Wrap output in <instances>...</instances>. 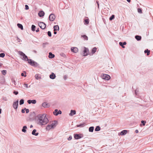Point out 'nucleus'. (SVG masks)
I'll list each match as a JSON object with an SVG mask.
<instances>
[{
	"label": "nucleus",
	"mask_w": 153,
	"mask_h": 153,
	"mask_svg": "<svg viewBox=\"0 0 153 153\" xmlns=\"http://www.w3.org/2000/svg\"><path fill=\"white\" fill-rule=\"evenodd\" d=\"M39 31V28H38L36 30V32H38Z\"/></svg>",
	"instance_id": "obj_56"
},
{
	"label": "nucleus",
	"mask_w": 153,
	"mask_h": 153,
	"mask_svg": "<svg viewBox=\"0 0 153 153\" xmlns=\"http://www.w3.org/2000/svg\"><path fill=\"white\" fill-rule=\"evenodd\" d=\"M85 24H88L89 23V21L88 19H85L84 20Z\"/></svg>",
	"instance_id": "obj_36"
},
{
	"label": "nucleus",
	"mask_w": 153,
	"mask_h": 153,
	"mask_svg": "<svg viewBox=\"0 0 153 153\" xmlns=\"http://www.w3.org/2000/svg\"><path fill=\"white\" fill-rule=\"evenodd\" d=\"M126 42H119V45L120 46H121L123 48H124L125 47L124 46V45H126Z\"/></svg>",
	"instance_id": "obj_22"
},
{
	"label": "nucleus",
	"mask_w": 153,
	"mask_h": 153,
	"mask_svg": "<svg viewBox=\"0 0 153 153\" xmlns=\"http://www.w3.org/2000/svg\"><path fill=\"white\" fill-rule=\"evenodd\" d=\"M81 36L83 37V39L85 40H88V37L85 35H82Z\"/></svg>",
	"instance_id": "obj_32"
},
{
	"label": "nucleus",
	"mask_w": 153,
	"mask_h": 153,
	"mask_svg": "<svg viewBox=\"0 0 153 153\" xmlns=\"http://www.w3.org/2000/svg\"><path fill=\"white\" fill-rule=\"evenodd\" d=\"M56 33H57V32L56 31H54V33L55 34H56Z\"/></svg>",
	"instance_id": "obj_58"
},
{
	"label": "nucleus",
	"mask_w": 153,
	"mask_h": 153,
	"mask_svg": "<svg viewBox=\"0 0 153 153\" xmlns=\"http://www.w3.org/2000/svg\"><path fill=\"white\" fill-rule=\"evenodd\" d=\"M42 107L44 108H48L50 106V105H48L47 103L46 102H44L42 104Z\"/></svg>",
	"instance_id": "obj_14"
},
{
	"label": "nucleus",
	"mask_w": 153,
	"mask_h": 153,
	"mask_svg": "<svg viewBox=\"0 0 153 153\" xmlns=\"http://www.w3.org/2000/svg\"><path fill=\"white\" fill-rule=\"evenodd\" d=\"M150 51L148 49L145 50L144 51V53H147V55L148 56L150 54Z\"/></svg>",
	"instance_id": "obj_30"
},
{
	"label": "nucleus",
	"mask_w": 153,
	"mask_h": 153,
	"mask_svg": "<svg viewBox=\"0 0 153 153\" xmlns=\"http://www.w3.org/2000/svg\"><path fill=\"white\" fill-rule=\"evenodd\" d=\"M135 94H136V90L135 91Z\"/></svg>",
	"instance_id": "obj_64"
},
{
	"label": "nucleus",
	"mask_w": 153,
	"mask_h": 153,
	"mask_svg": "<svg viewBox=\"0 0 153 153\" xmlns=\"http://www.w3.org/2000/svg\"><path fill=\"white\" fill-rule=\"evenodd\" d=\"M36 130L35 129H34L32 131V134L33 135L37 136L39 134V133H36Z\"/></svg>",
	"instance_id": "obj_18"
},
{
	"label": "nucleus",
	"mask_w": 153,
	"mask_h": 153,
	"mask_svg": "<svg viewBox=\"0 0 153 153\" xmlns=\"http://www.w3.org/2000/svg\"><path fill=\"white\" fill-rule=\"evenodd\" d=\"M24 100L23 99H21L19 102V104L22 105L24 103Z\"/></svg>",
	"instance_id": "obj_33"
},
{
	"label": "nucleus",
	"mask_w": 153,
	"mask_h": 153,
	"mask_svg": "<svg viewBox=\"0 0 153 153\" xmlns=\"http://www.w3.org/2000/svg\"><path fill=\"white\" fill-rule=\"evenodd\" d=\"M22 113H25V111L23 110V109H22Z\"/></svg>",
	"instance_id": "obj_55"
},
{
	"label": "nucleus",
	"mask_w": 153,
	"mask_h": 153,
	"mask_svg": "<svg viewBox=\"0 0 153 153\" xmlns=\"http://www.w3.org/2000/svg\"><path fill=\"white\" fill-rule=\"evenodd\" d=\"M18 100H17L16 102H14L13 104V106L15 109H16L18 108Z\"/></svg>",
	"instance_id": "obj_9"
},
{
	"label": "nucleus",
	"mask_w": 153,
	"mask_h": 153,
	"mask_svg": "<svg viewBox=\"0 0 153 153\" xmlns=\"http://www.w3.org/2000/svg\"><path fill=\"white\" fill-rule=\"evenodd\" d=\"M48 43H43V47H45V45L46 44H47Z\"/></svg>",
	"instance_id": "obj_53"
},
{
	"label": "nucleus",
	"mask_w": 153,
	"mask_h": 153,
	"mask_svg": "<svg viewBox=\"0 0 153 153\" xmlns=\"http://www.w3.org/2000/svg\"><path fill=\"white\" fill-rule=\"evenodd\" d=\"M76 114V111L74 110H71V113L69 114V115L71 116H72L73 115L75 114Z\"/></svg>",
	"instance_id": "obj_19"
},
{
	"label": "nucleus",
	"mask_w": 153,
	"mask_h": 153,
	"mask_svg": "<svg viewBox=\"0 0 153 153\" xmlns=\"http://www.w3.org/2000/svg\"><path fill=\"white\" fill-rule=\"evenodd\" d=\"M100 127L99 126H97L95 129V131H99L100 130Z\"/></svg>",
	"instance_id": "obj_28"
},
{
	"label": "nucleus",
	"mask_w": 153,
	"mask_h": 153,
	"mask_svg": "<svg viewBox=\"0 0 153 153\" xmlns=\"http://www.w3.org/2000/svg\"><path fill=\"white\" fill-rule=\"evenodd\" d=\"M141 123L143 124V126H145V123H146V122L145 121H144L143 120H142L141 121Z\"/></svg>",
	"instance_id": "obj_43"
},
{
	"label": "nucleus",
	"mask_w": 153,
	"mask_h": 153,
	"mask_svg": "<svg viewBox=\"0 0 153 153\" xmlns=\"http://www.w3.org/2000/svg\"><path fill=\"white\" fill-rule=\"evenodd\" d=\"M54 31L59 30V27L58 25H55L53 27Z\"/></svg>",
	"instance_id": "obj_25"
},
{
	"label": "nucleus",
	"mask_w": 153,
	"mask_h": 153,
	"mask_svg": "<svg viewBox=\"0 0 153 153\" xmlns=\"http://www.w3.org/2000/svg\"><path fill=\"white\" fill-rule=\"evenodd\" d=\"M25 9L26 10H28L29 9V7L27 5H25Z\"/></svg>",
	"instance_id": "obj_46"
},
{
	"label": "nucleus",
	"mask_w": 153,
	"mask_h": 153,
	"mask_svg": "<svg viewBox=\"0 0 153 153\" xmlns=\"http://www.w3.org/2000/svg\"><path fill=\"white\" fill-rule=\"evenodd\" d=\"M35 78L37 79H39L40 78V77L38 76V75L37 74H36L35 75Z\"/></svg>",
	"instance_id": "obj_41"
},
{
	"label": "nucleus",
	"mask_w": 153,
	"mask_h": 153,
	"mask_svg": "<svg viewBox=\"0 0 153 153\" xmlns=\"http://www.w3.org/2000/svg\"><path fill=\"white\" fill-rule=\"evenodd\" d=\"M67 78V76L65 75L64 76V79L66 80Z\"/></svg>",
	"instance_id": "obj_52"
},
{
	"label": "nucleus",
	"mask_w": 153,
	"mask_h": 153,
	"mask_svg": "<svg viewBox=\"0 0 153 153\" xmlns=\"http://www.w3.org/2000/svg\"><path fill=\"white\" fill-rule=\"evenodd\" d=\"M135 132L136 133H138V131L137 130H135Z\"/></svg>",
	"instance_id": "obj_57"
},
{
	"label": "nucleus",
	"mask_w": 153,
	"mask_h": 153,
	"mask_svg": "<svg viewBox=\"0 0 153 153\" xmlns=\"http://www.w3.org/2000/svg\"><path fill=\"white\" fill-rule=\"evenodd\" d=\"M26 112L27 114L29 112V110L28 109H26Z\"/></svg>",
	"instance_id": "obj_51"
},
{
	"label": "nucleus",
	"mask_w": 153,
	"mask_h": 153,
	"mask_svg": "<svg viewBox=\"0 0 153 153\" xmlns=\"http://www.w3.org/2000/svg\"><path fill=\"white\" fill-rule=\"evenodd\" d=\"M94 130V127L91 126L89 128V131L90 132H93Z\"/></svg>",
	"instance_id": "obj_27"
},
{
	"label": "nucleus",
	"mask_w": 153,
	"mask_h": 153,
	"mask_svg": "<svg viewBox=\"0 0 153 153\" xmlns=\"http://www.w3.org/2000/svg\"><path fill=\"white\" fill-rule=\"evenodd\" d=\"M13 93L14 94L17 95L18 94V92L17 91H14Z\"/></svg>",
	"instance_id": "obj_44"
},
{
	"label": "nucleus",
	"mask_w": 153,
	"mask_h": 153,
	"mask_svg": "<svg viewBox=\"0 0 153 153\" xmlns=\"http://www.w3.org/2000/svg\"><path fill=\"white\" fill-rule=\"evenodd\" d=\"M38 25L42 29H44L46 26V25L43 22H40L39 23Z\"/></svg>",
	"instance_id": "obj_4"
},
{
	"label": "nucleus",
	"mask_w": 153,
	"mask_h": 153,
	"mask_svg": "<svg viewBox=\"0 0 153 153\" xmlns=\"http://www.w3.org/2000/svg\"><path fill=\"white\" fill-rule=\"evenodd\" d=\"M20 39H19V38H18V37H17V40L19 42H20Z\"/></svg>",
	"instance_id": "obj_54"
},
{
	"label": "nucleus",
	"mask_w": 153,
	"mask_h": 153,
	"mask_svg": "<svg viewBox=\"0 0 153 153\" xmlns=\"http://www.w3.org/2000/svg\"><path fill=\"white\" fill-rule=\"evenodd\" d=\"M17 25L19 28H20L22 30L23 29V26L22 24L18 23Z\"/></svg>",
	"instance_id": "obj_29"
},
{
	"label": "nucleus",
	"mask_w": 153,
	"mask_h": 153,
	"mask_svg": "<svg viewBox=\"0 0 153 153\" xmlns=\"http://www.w3.org/2000/svg\"><path fill=\"white\" fill-rule=\"evenodd\" d=\"M137 11L139 13H142V10L141 8H138Z\"/></svg>",
	"instance_id": "obj_37"
},
{
	"label": "nucleus",
	"mask_w": 153,
	"mask_h": 153,
	"mask_svg": "<svg viewBox=\"0 0 153 153\" xmlns=\"http://www.w3.org/2000/svg\"><path fill=\"white\" fill-rule=\"evenodd\" d=\"M74 138L76 139H79L81 138L82 137L79 134H74Z\"/></svg>",
	"instance_id": "obj_15"
},
{
	"label": "nucleus",
	"mask_w": 153,
	"mask_h": 153,
	"mask_svg": "<svg viewBox=\"0 0 153 153\" xmlns=\"http://www.w3.org/2000/svg\"><path fill=\"white\" fill-rule=\"evenodd\" d=\"M96 3L97 4L98 6V8L99 9V5L98 3V1H96Z\"/></svg>",
	"instance_id": "obj_49"
},
{
	"label": "nucleus",
	"mask_w": 153,
	"mask_h": 153,
	"mask_svg": "<svg viewBox=\"0 0 153 153\" xmlns=\"http://www.w3.org/2000/svg\"><path fill=\"white\" fill-rule=\"evenodd\" d=\"M114 15H112V16L110 17L109 20H112L114 18Z\"/></svg>",
	"instance_id": "obj_35"
},
{
	"label": "nucleus",
	"mask_w": 153,
	"mask_h": 153,
	"mask_svg": "<svg viewBox=\"0 0 153 153\" xmlns=\"http://www.w3.org/2000/svg\"><path fill=\"white\" fill-rule=\"evenodd\" d=\"M53 114L54 115L57 116L59 114H62V111L60 110L58 111L57 109H56L53 112Z\"/></svg>",
	"instance_id": "obj_10"
},
{
	"label": "nucleus",
	"mask_w": 153,
	"mask_h": 153,
	"mask_svg": "<svg viewBox=\"0 0 153 153\" xmlns=\"http://www.w3.org/2000/svg\"><path fill=\"white\" fill-rule=\"evenodd\" d=\"M135 38L137 40L140 41L141 39V37L138 35H136L135 36Z\"/></svg>",
	"instance_id": "obj_24"
},
{
	"label": "nucleus",
	"mask_w": 153,
	"mask_h": 153,
	"mask_svg": "<svg viewBox=\"0 0 153 153\" xmlns=\"http://www.w3.org/2000/svg\"><path fill=\"white\" fill-rule=\"evenodd\" d=\"M38 15L40 17H42L44 16L45 13L43 11H40L38 13Z\"/></svg>",
	"instance_id": "obj_13"
},
{
	"label": "nucleus",
	"mask_w": 153,
	"mask_h": 153,
	"mask_svg": "<svg viewBox=\"0 0 153 153\" xmlns=\"http://www.w3.org/2000/svg\"><path fill=\"white\" fill-rule=\"evenodd\" d=\"M102 78L106 80H108L110 78V76L108 74H103Z\"/></svg>",
	"instance_id": "obj_8"
},
{
	"label": "nucleus",
	"mask_w": 153,
	"mask_h": 153,
	"mask_svg": "<svg viewBox=\"0 0 153 153\" xmlns=\"http://www.w3.org/2000/svg\"><path fill=\"white\" fill-rule=\"evenodd\" d=\"M85 123H81L79 125H77V127H82L84 126L85 125Z\"/></svg>",
	"instance_id": "obj_23"
},
{
	"label": "nucleus",
	"mask_w": 153,
	"mask_h": 153,
	"mask_svg": "<svg viewBox=\"0 0 153 153\" xmlns=\"http://www.w3.org/2000/svg\"><path fill=\"white\" fill-rule=\"evenodd\" d=\"M33 127V126L32 125H30V128H31Z\"/></svg>",
	"instance_id": "obj_60"
},
{
	"label": "nucleus",
	"mask_w": 153,
	"mask_h": 153,
	"mask_svg": "<svg viewBox=\"0 0 153 153\" xmlns=\"http://www.w3.org/2000/svg\"><path fill=\"white\" fill-rule=\"evenodd\" d=\"M33 52L36 53V52H37L36 51H35V50L33 51Z\"/></svg>",
	"instance_id": "obj_62"
},
{
	"label": "nucleus",
	"mask_w": 153,
	"mask_h": 153,
	"mask_svg": "<svg viewBox=\"0 0 153 153\" xmlns=\"http://www.w3.org/2000/svg\"><path fill=\"white\" fill-rule=\"evenodd\" d=\"M88 49L85 47L84 48V50L83 51V55L84 56H86L88 55L89 53Z\"/></svg>",
	"instance_id": "obj_7"
},
{
	"label": "nucleus",
	"mask_w": 153,
	"mask_h": 153,
	"mask_svg": "<svg viewBox=\"0 0 153 153\" xmlns=\"http://www.w3.org/2000/svg\"><path fill=\"white\" fill-rule=\"evenodd\" d=\"M128 132V131L126 130H123L120 133L121 135H124L126 134Z\"/></svg>",
	"instance_id": "obj_17"
},
{
	"label": "nucleus",
	"mask_w": 153,
	"mask_h": 153,
	"mask_svg": "<svg viewBox=\"0 0 153 153\" xmlns=\"http://www.w3.org/2000/svg\"><path fill=\"white\" fill-rule=\"evenodd\" d=\"M53 128L51 126L49 123L46 127V129L47 130H49L50 129Z\"/></svg>",
	"instance_id": "obj_20"
},
{
	"label": "nucleus",
	"mask_w": 153,
	"mask_h": 153,
	"mask_svg": "<svg viewBox=\"0 0 153 153\" xmlns=\"http://www.w3.org/2000/svg\"><path fill=\"white\" fill-rule=\"evenodd\" d=\"M36 118L38 119V124L40 126L45 125L49 122L46 115L45 114H39L36 116Z\"/></svg>",
	"instance_id": "obj_1"
},
{
	"label": "nucleus",
	"mask_w": 153,
	"mask_h": 153,
	"mask_svg": "<svg viewBox=\"0 0 153 153\" xmlns=\"http://www.w3.org/2000/svg\"><path fill=\"white\" fill-rule=\"evenodd\" d=\"M27 128L26 126H24L23 127V128L22 129V131L23 132L25 133L26 132V129Z\"/></svg>",
	"instance_id": "obj_26"
},
{
	"label": "nucleus",
	"mask_w": 153,
	"mask_h": 153,
	"mask_svg": "<svg viewBox=\"0 0 153 153\" xmlns=\"http://www.w3.org/2000/svg\"><path fill=\"white\" fill-rule=\"evenodd\" d=\"M50 125L53 128L56 127L57 124V121L54 120V121H52L51 122L49 123Z\"/></svg>",
	"instance_id": "obj_6"
},
{
	"label": "nucleus",
	"mask_w": 153,
	"mask_h": 153,
	"mask_svg": "<svg viewBox=\"0 0 153 153\" xmlns=\"http://www.w3.org/2000/svg\"><path fill=\"white\" fill-rule=\"evenodd\" d=\"M7 73V71L6 70H3L2 71V73L3 75H5Z\"/></svg>",
	"instance_id": "obj_38"
},
{
	"label": "nucleus",
	"mask_w": 153,
	"mask_h": 153,
	"mask_svg": "<svg viewBox=\"0 0 153 153\" xmlns=\"http://www.w3.org/2000/svg\"><path fill=\"white\" fill-rule=\"evenodd\" d=\"M24 85L25 86V87L27 88H28V84H25ZM30 85L29 86V87H30Z\"/></svg>",
	"instance_id": "obj_45"
},
{
	"label": "nucleus",
	"mask_w": 153,
	"mask_h": 153,
	"mask_svg": "<svg viewBox=\"0 0 153 153\" xmlns=\"http://www.w3.org/2000/svg\"><path fill=\"white\" fill-rule=\"evenodd\" d=\"M12 82L14 83V85H16V81L14 80H12Z\"/></svg>",
	"instance_id": "obj_48"
},
{
	"label": "nucleus",
	"mask_w": 153,
	"mask_h": 153,
	"mask_svg": "<svg viewBox=\"0 0 153 153\" xmlns=\"http://www.w3.org/2000/svg\"><path fill=\"white\" fill-rule=\"evenodd\" d=\"M1 113V109L0 108V114Z\"/></svg>",
	"instance_id": "obj_63"
},
{
	"label": "nucleus",
	"mask_w": 153,
	"mask_h": 153,
	"mask_svg": "<svg viewBox=\"0 0 153 153\" xmlns=\"http://www.w3.org/2000/svg\"><path fill=\"white\" fill-rule=\"evenodd\" d=\"M28 61V62L31 65L34 66H37L38 65V64L36 62L30 59H27L26 61Z\"/></svg>",
	"instance_id": "obj_2"
},
{
	"label": "nucleus",
	"mask_w": 153,
	"mask_h": 153,
	"mask_svg": "<svg viewBox=\"0 0 153 153\" xmlns=\"http://www.w3.org/2000/svg\"><path fill=\"white\" fill-rule=\"evenodd\" d=\"M2 99L3 100L5 101H7L8 100L7 97H3Z\"/></svg>",
	"instance_id": "obj_40"
},
{
	"label": "nucleus",
	"mask_w": 153,
	"mask_h": 153,
	"mask_svg": "<svg viewBox=\"0 0 153 153\" xmlns=\"http://www.w3.org/2000/svg\"><path fill=\"white\" fill-rule=\"evenodd\" d=\"M21 76H23L24 77H26V75H25L23 73H22L21 74Z\"/></svg>",
	"instance_id": "obj_50"
},
{
	"label": "nucleus",
	"mask_w": 153,
	"mask_h": 153,
	"mask_svg": "<svg viewBox=\"0 0 153 153\" xmlns=\"http://www.w3.org/2000/svg\"><path fill=\"white\" fill-rule=\"evenodd\" d=\"M49 55L48 56L49 58L51 59L55 57V55L54 54H52L51 52L49 53Z\"/></svg>",
	"instance_id": "obj_21"
},
{
	"label": "nucleus",
	"mask_w": 153,
	"mask_h": 153,
	"mask_svg": "<svg viewBox=\"0 0 153 153\" xmlns=\"http://www.w3.org/2000/svg\"><path fill=\"white\" fill-rule=\"evenodd\" d=\"M49 18L50 21H53L55 19L56 16L54 14L51 13L49 15Z\"/></svg>",
	"instance_id": "obj_5"
},
{
	"label": "nucleus",
	"mask_w": 153,
	"mask_h": 153,
	"mask_svg": "<svg viewBox=\"0 0 153 153\" xmlns=\"http://www.w3.org/2000/svg\"><path fill=\"white\" fill-rule=\"evenodd\" d=\"M128 2H130L131 1V0H126Z\"/></svg>",
	"instance_id": "obj_59"
},
{
	"label": "nucleus",
	"mask_w": 153,
	"mask_h": 153,
	"mask_svg": "<svg viewBox=\"0 0 153 153\" xmlns=\"http://www.w3.org/2000/svg\"><path fill=\"white\" fill-rule=\"evenodd\" d=\"M5 56V54L4 53H0V57H4Z\"/></svg>",
	"instance_id": "obj_39"
},
{
	"label": "nucleus",
	"mask_w": 153,
	"mask_h": 153,
	"mask_svg": "<svg viewBox=\"0 0 153 153\" xmlns=\"http://www.w3.org/2000/svg\"><path fill=\"white\" fill-rule=\"evenodd\" d=\"M71 51L74 53H76L78 52V49L76 47H72L71 48Z\"/></svg>",
	"instance_id": "obj_11"
},
{
	"label": "nucleus",
	"mask_w": 153,
	"mask_h": 153,
	"mask_svg": "<svg viewBox=\"0 0 153 153\" xmlns=\"http://www.w3.org/2000/svg\"><path fill=\"white\" fill-rule=\"evenodd\" d=\"M97 48L95 47L92 50V53L93 54L96 51Z\"/></svg>",
	"instance_id": "obj_31"
},
{
	"label": "nucleus",
	"mask_w": 153,
	"mask_h": 153,
	"mask_svg": "<svg viewBox=\"0 0 153 153\" xmlns=\"http://www.w3.org/2000/svg\"><path fill=\"white\" fill-rule=\"evenodd\" d=\"M48 34L49 37L51 36V31H48Z\"/></svg>",
	"instance_id": "obj_42"
},
{
	"label": "nucleus",
	"mask_w": 153,
	"mask_h": 153,
	"mask_svg": "<svg viewBox=\"0 0 153 153\" xmlns=\"http://www.w3.org/2000/svg\"><path fill=\"white\" fill-rule=\"evenodd\" d=\"M27 102L29 104H30L31 103H32L33 104H35L36 103V101L35 100H27Z\"/></svg>",
	"instance_id": "obj_12"
},
{
	"label": "nucleus",
	"mask_w": 153,
	"mask_h": 153,
	"mask_svg": "<svg viewBox=\"0 0 153 153\" xmlns=\"http://www.w3.org/2000/svg\"><path fill=\"white\" fill-rule=\"evenodd\" d=\"M56 76L53 73H52L50 75V78L52 79H54L55 78Z\"/></svg>",
	"instance_id": "obj_16"
},
{
	"label": "nucleus",
	"mask_w": 153,
	"mask_h": 153,
	"mask_svg": "<svg viewBox=\"0 0 153 153\" xmlns=\"http://www.w3.org/2000/svg\"><path fill=\"white\" fill-rule=\"evenodd\" d=\"M35 27H36V26L34 25H32L31 26L32 30L33 31H35Z\"/></svg>",
	"instance_id": "obj_34"
},
{
	"label": "nucleus",
	"mask_w": 153,
	"mask_h": 153,
	"mask_svg": "<svg viewBox=\"0 0 153 153\" xmlns=\"http://www.w3.org/2000/svg\"><path fill=\"white\" fill-rule=\"evenodd\" d=\"M19 53L20 56L23 57L22 58V59L23 60L26 61V60L27 59L28 57L26 55L25 53L21 51H19Z\"/></svg>",
	"instance_id": "obj_3"
},
{
	"label": "nucleus",
	"mask_w": 153,
	"mask_h": 153,
	"mask_svg": "<svg viewBox=\"0 0 153 153\" xmlns=\"http://www.w3.org/2000/svg\"><path fill=\"white\" fill-rule=\"evenodd\" d=\"M23 110H24V111H25V110H26V109H27L26 108H23Z\"/></svg>",
	"instance_id": "obj_61"
},
{
	"label": "nucleus",
	"mask_w": 153,
	"mask_h": 153,
	"mask_svg": "<svg viewBox=\"0 0 153 153\" xmlns=\"http://www.w3.org/2000/svg\"><path fill=\"white\" fill-rule=\"evenodd\" d=\"M72 139V137L71 136H70L69 138L68 139V140H71Z\"/></svg>",
	"instance_id": "obj_47"
}]
</instances>
